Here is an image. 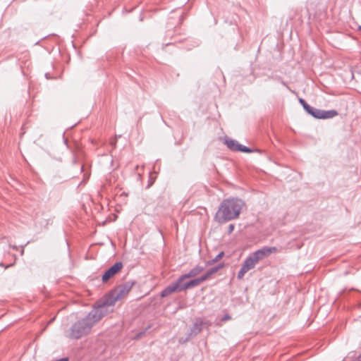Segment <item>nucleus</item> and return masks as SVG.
I'll return each instance as SVG.
<instances>
[{"mask_svg": "<svg viewBox=\"0 0 361 361\" xmlns=\"http://www.w3.org/2000/svg\"><path fill=\"white\" fill-rule=\"evenodd\" d=\"M233 229H234V225L230 224L228 226V233H231V232H233Z\"/></svg>", "mask_w": 361, "mask_h": 361, "instance_id": "a211bd4d", "label": "nucleus"}, {"mask_svg": "<svg viewBox=\"0 0 361 361\" xmlns=\"http://www.w3.org/2000/svg\"><path fill=\"white\" fill-rule=\"evenodd\" d=\"M229 318H230V316L226 314L224 316V319L226 320V319H228Z\"/></svg>", "mask_w": 361, "mask_h": 361, "instance_id": "5701e85b", "label": "nucleus"}, {"mask_svg": "<svg viewBox=\"0 0 361 361\" xmlns=\"http://www.w3.org/2000/svg\"><path fill=\"white\" fill-rule=\"evenodd\" d=\"M224 266V263H220L217 266L212 267L208 270L209 274L212 276L214 274L216 273L219 269H222Z\"/></svg>", "mask_w": 361, "mask_h": 361, "instance_id": "ddd939ff", "label": "nucleus"}, {"mask_svg": "<svg viewBox=\"0 0 361 361\" xmlns=\"http://www.w3.org/2000/svg\"><path fill=\"white\" fill-rule=\"evenodd\" d=\"M276 252L277 248L276 247H263L262 248L250 253L244 260L242 267L238 273V279H242L245 274L250 270L254 269L260 260Z\"/></svg>", "mask_w": 361, "mask_h": 361, "instance_id": "f03ea898", "label": "nucleus"}, {"mask_svg": "<svg viewBox=\"0 0 361 361\" xmlns=\"http://www.w3.org/2000/svg\"><path fill=\"white\" fill-rule=\"evenodd\" d=\"M28 243H29V242H27V243H26L25 245H22V246H21V247H22V250H21V251H20V255H23V254H24V247H25V246H26Z\"/></svg>", "mask_w": 361, "mask_h": 361, "instance_id": "aec40b11", "label": "nucleus"}, {"mask_svg": "<svg viewBox=\"0 0 361 361\" xmlns=\"http://www.w3.org/2000/svg\"><path fill=\"white\" fill-rule=\"evenodd\" d=\"M202 321L195 322L190 328V336H195L199 334L202 331Z\"/></svg>", "mask_w": 361, "mask_h": 361, "instance_id": "9d476101", "label": "nucleus"}, {"mask_svg": "<svg viewBox=\"0 0 361 361\" xmlns=\"http://www.w3.org/2000/svg\"><path fill=\"white\" fill-rule=\"evenodd\" d=\"M185 279H180V276L173 283L166 286L161 292L160 295L162 298L167 297L173 292H180L186 289H190L200 284L197 278L183 283Z\"/></svg>", "mask_w": 361, "mask_h": 361, "instance_id": "39448f33", "label": "nucleus"}, {"mask_svg": "<svg viewBox=\"0 0 361 361\" xmlns=\"http://www.w3.org/2000/svg\"><path fill=\"white\" fill-rule=\"evenodd\" d=\"M12 266V264L5 266L3 262H0V267H4V269H7Z\"/></svg>", "mask_w": 361, "mask_h": 361, "instance_id": "6ab92c4d", "label": "nucleus"}, {"mask_svg": "<svg viewBox=\"0 0 361 361\" xmlns=\"http://www.w3.org/2000/svg\"><path fill=\"white\" fill-rule=\"evenodd\" d=\"M123 268V263L121 262H117L111 267H109L102 275V280L103 282L107 281L115 274L119 272Z\"/></svg>", "mask_w": 361, "mask_h": 361, "instance_id": "6e6552de", "label": "nucleus"}, {"mask_svg": "<svg viewBox=\"0 0 361 361\" xmlns=\"http://www.w3.org/2000/svg\"><path fill=\"white\" fill-rule=\"evenodd\" d=\"M303 109L309 114L312 106H310L307 102L302 105Z\"/></svg>", "mask_w": 361, "mask_h": 361, "instance_id": "f3484780", "label": "nucleus"}, {"mask_svg": "<svg viewBox=\"0 0 361 361\" xmlns=\"http://www.w3.org/2000/svg\"><path fill=\"white\" fill-rule=\"evenodd\" d=\"M282 84L285 86H286V84L284 82H282Z\"/></svg>", "mask_w": 361, "mask_h": 361, "instance_id": "393cba45", "label": "nucleus"}, {"mask_svg": "<svg viewBox=\"0 0 361 361\" xmlns=\"http://www.w3.org/2000/svg\"><path fill=\"white\" fill-rule=\"evenodd\" d=\"M94 325L89 316L87 315L85 317L75 322L70 326L66 332V337L73 340L80 339L89 334Z\"/></svg>", "mask_w": 361, "mask_h": 361, "instance_id": "7ed1b4c3", "label": "nucleus"}, {"mask_svg": "<svg viewBox=\"0 0 361 361\" xmlns=\"http://www.w3.org/2000/svg\"><path fill=\"white\" fill-rule=\"evenodd\" d=\"M111 299L107 295L102 301L99 302L97 305L88 313L89 317L95 324L102 319L106 314L113 311L115 303L111 302Z\"/></svg>", "mask_w": 361, "mask_h": 361, "instance_id": "20e7f679", "label": "nucleus"}, {"mask_svg": "<svg viewBox=\"0 0 361 361\" xmlns=\"http://www.w3.org/2000/svg\"><path fill=\"white\" fill-rule=\"evenodd\" d=\"M10 247L14 250H18V247L16 246V245H10Z\"/></svg>", "mask_w": 361, "mask_h": 361, "instance_id": "4be33fe9", "label": "nucleus"}, {"mask_svg": "<svg viewBox=\"0 0 361 361\" xmlns=\"http://www.w3.org/2000/svg\"><path fill=\"white\" fill-rule=\"evenodd\" d=\"M67 142H68L67 139L64 138V143L67 144Z\"/></svg>", "mask_w": 361, "mask_h": 361, "instance_id": "b1692460", "label": "nucleus"}, {"mask_svg": "<svg viewBox=\"0 0 361 361\" xmlns=\"http://www.w3.org/2000/svg\"><path fill=\"white\" fill-rule=\"evenodd\" d=\"M204 267L197 265L191 269L188 273L181 275L180 279H186L188 278L195 277L201 273L204 269Z\"/></svg>", "mask_w": 361, "mask_h": 361, "instance_id": "1a4fd4ad", "label": "nucleus"}, {"mask_svg": "<svg viewBox=\"0 0 361 361\" xmlns=\"http://www.w3.org/2000/svg\"><path fill=\"white\" fill-rule=\"evenodd\" d=\"M225 144L226 145L227 147L234 152H238V146H240V144H239L236 140L228 138L225 140Z\"/></svg>", "mask_w": 361, "mask_h": 361, "instance_id": "9b49d317", "label": "nucleus"}, {"mask_svg": "<svg viewBox=\"0 0 361 361\" xmlns=\"http://www.w3.org/2000/svg\"><path fill=\"white\" fill-rule=\"evenodd\" d=\"M309 114L315 118L326 119L336 116L338 113L335 110L324 111L312 107Z\"/></svg>", "mask_w": 361, "mask_h": 361, "instance_id": "0eeeda50", "label": "nucleus"}, {"mask_svg": "<svg viewBox=\"0 0 361 361\" xmlns=\"http://www.w3.org/2000/svg\"><path fill=\"white\" fill-rule=\"evenodd\" d=\"M238 152H242L249 153V152H252L251 149H250L249 147H247L246 146L242 145H240V146H238Z\"/></svg>", "mask_w": 361, "mask_h": 361, "instance_id": "2eb2a0df", "label": "nucleus"}, {"mask_svg": "<svg viewBox=\"0 0 361 361\" xmlns=\"http://www.w3.org/2000/svg\"><path fill=\"white\" fill-rule=\"evenodd\" d=\"M212 275L209 274V272L207 271L204 274L201 276L200 277H198V280L200 281V283L204 281H207L209 279Z\"/></svg>", "mask_w": 361, "mask_h": 361, "instance_id": "4468645a", "label": "nucleus"}, {"mask_svg": "<svg viewBox=\"0 0 361 361\" xmlns=\"http://www.w3.org/2000/svg\"><path fill=\"white\" fill-rule=\"evenodd\" d=\"M303 109L309 114L312 106H310L307 102L302 105Z\"/></svg>", "mask_w": 361, "mask_h": 361, "instance_id": "dca6fc26", "label": "nucleus"}, {"mask_svg": "<svg viewBox=\"0 0 361 361\" xmlns=\"http://www.w3.org/2000/svg\"><path fill=\"white\" fill-rule=\"evenodd\" d=\"M133 285V281H126L110 291L108 295L112 299L111 300V304L116 303V301L125 298L129 293Z\"/></svg>", "mask_w": 361, "mask_h": 361, "instance_id": "423d86ee", "label": "nucleus"}, {"mask_svg": "<svg viewBox=\"0 0 361 361\" xmlns=\"http://www.w3.org/2000/svg\"><path fill=\"white\" fill-rule=\"evenodd\" d=\"M359 30H361V26L359 27Z\"/></svg>", "mask_w": 361, "mask_h": 361, "instance_id": "a878e982", "label": "nucleus"}, {"mask_svg": "<svg viewBox=\"0 0 361 361\" xmlns=\"http://www.w3.org/2000/svg\"><path fill=\"white\" fill-rule=\"evenodd\" d=\"M245 202L238 197L224 199L219 204L214 219L219 224H224L239 217Z\"/></svg>", "mask_w": 361, "mask_h": 361, "instance_id": "f257e3e1", "label": "nucleus"}, {"mask_svg": "<svg viewBox=\"0 0 361 361\" xmlns=\"http://www.w3.org/2000/svg\"><path fill=\"white\" fill-rule=\"evenodd\" d=\"M299 102L300 103V104L302 106L305 103H306V102L305 101V99H303L302 98H300L299 99Z\"/></svg>", "mask_w": 361, "mask_h": 361, "instance_id": "412c9836", "label": "nucleus"}, {"mask_svg": "<svg viewBox=\"0 0 361 361\" xmlns=\"http://www.w3.org/2000/svg\"><path fill=\"white\" fill-rule=\"evenodd\" d=\"M224 255V252H219L214 259L208 261L207 262V265H212V264H214V263L217 262L220 259H221V257Z\"/></svg>", "mask_w": 361, "mask_h": 361, "instance_id": "f8f14e48", "label": "nucleus"}]
</instances>
